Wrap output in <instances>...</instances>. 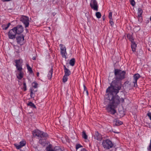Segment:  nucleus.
I'll return each mask as SVG.
<instances>
[{"instance_id": "obj_1", "label": "nucleus", "mask_w": 151, "mask_h": 151, "mask_svg": "<svg viewBox=\"0 0 151 151\" xmlns=\"http://www.w3.org/2000/svg\"><path fill=\"white\" fill-rule=\"evenodd\" d=\"M115 80L113 81L106 91L104 104H106V109L112 114L116 111L115 109L121 103L124 102V99L121 98L117 94L122 88L121 81L125 78L126 72L119 69H115Z\"/></svg>"}, {"instance_id": "obj_2", "label": "nucleus", "mask_w": 151, "mask_h": 151, "mask_svg": "<svg viewBox=\"0 0 151 151\" xmlns=\"http://www.w3.org/2000/svg\"><path fill=\"white\" fill-rule=\"evenodd\" d=\"M102 145L104 148L106 150L109 149L113 146L112 142L108 139L104 140L102 142Z\"/></svg>"}, {"instance_id": "obj_3", "label": "nucleus", "mask_w": 151, "mask_h": 151, "mask_svg": "<svg viewBox=\"0 0 151 151\" xmlns=\"http://www.w3.org/2000/svg\"><path fill=\"white\" fill-rule=\"evenodd\" d=\"M33 135L34 137L37 136L38 137H40L41 138L42 137H47L48 136L46 133L40 131L38 129L35 130L33 131Z\"/></svg>"}, {"instance_id": "obj_4", "label": "nucleus", "mask_w": 151, "mask_h": 151, "mask_svg": "<svg viewBox=\"0 0 151 151\" xmlns=\"http://www.w3.org/2000/svg\"><path fill=\"white\" fill-rule=\"evenodd\" d=\"M20 20L23 23L25 28L29 27V20L28 17L25 16H22L20 18Z\"/></svg>"}, {"instance_id": "obj_5", "label": "nucleus", "mask_w": 151, "mask_h": 151, "mask_svg": "<svg viewBox=\"0 0 151 151\" xmlns=\"http://www.w3.org/2000/svg\"><path fill=\"white\" fill-rule=\"evenodd\" d=\"M15 28H13V29L10 30L8 33V37L10 39H14L16 37V35L17 34Z\"/></svg>"}, {"instance_id": "obj_6", "label": "nucleus", "mask_w": 151, "mask_h": 151, "mask_svg": "<svg viewBox=\"0 0 151 151\" xmlns=\"http://www.w3.org/2000/svg\"><path fill=\"white\" fill-rule=\"evenodd\" d=\"M90 5L92 9L96 11H98V5L96 0H91Z\"/></svg>"}, {"instance_id": "obj_7", "label": "nucleus", "mask_w": 151, "mask_h": 151, "mask_svg": "<svg viewBox=\"0 0 151 151\" xmlns=\"http://www.w3.org/2000/svg\"><path fill=\"white\" fill-rule=\"evenodd\" d=\"M15 62L16 63L15 66L16 67L17 70L23 69L22 67L23 63L22 60L20 59L16 60H15Z\"/></svg>"}, {"instance_id": "obj_8", "label": "nucleus", "mask_w": 151, "mask_h": 151, "mask_svg": "<svg viewBox=\"0 0 151 151\" xmlns=\"http://www.w3.org/2000/svg\"><path fill=\"white\" fill-rule=\"evenodd\" d=\"M60 50L61 54L63 57H66V48L65 46L63 44L60 45Z\"/></svg>"}, {"instance_id": "obj_9", "label": "nucleus", "mask_w": 151, "mask_h": 151, "mask_svg": "<svg viewBox=\"0 0 151 151\" xmlns=\"http://www.w3.org/2000/svg\"><path fill=\"white\" fill-rule=\"evenodd\" d=\"M14 28H15L17 34H20L23 32V27L21 25H18Z\"/></svg>"}, {"instance_id": "obj_10", "label": "nucleus", "mask_w": 151, "mask_h": 151, "mask_svg": "<svg viewBox=\"0 0 151 151\" xmlns=\"http://www.w3.org/2000/svg\"><path fill=\"white\" fill-rule=\"evenodd\" d=\"M24 40V36L23 35H19L16 37V40L17 43L18 44L21 45H23Z\"/></svg>"}, {"instance_id": "obj_11", "label": "nucleus", "mask_w": 151, "mask_h": 151, "mask_svg": "<svg viewBox=\"0 0 151 151\" xmlns=\"http://www.w3.org/2000/svg\"><path fill=\"white\" fill-rule=\"evenodd\" d=\"M18 73L16 74L17 78L19 80H21L23 77L24 73L23 69L17 70Z\"/></svg>"}, {"instance_id": "obj_12", "label": "nucleus", "mask_w": 151, "mask_h": 151, "mask_svg": "<svg viewBox=\"0 0 151 151\" xmlns=\"http://www.w3.org/2000/svg\"><path fill=\"white\" fill-rule=\"evenodd\" d=\"M140 77V75L137 73L134 74L133 76L134 81H133V83L134 84V87H137V81L138 79Z\"/></svg>"}, {"instance_id": "obj_13", "label": "nucleus", "mask_w": 151, "mask_h": 151, "mask_svg": "<svg viewBox=\"0 0 151 151\" xmlns=\"http://www.w3.org/2000/svg\"><path fill=\"white\" fill-rule=\"evenodd\" d=\"M46 150L47 151H63L58 147H55L53 149L50 147H46Z\"/></svg>"}, {"instance_id": "obj_14", "label": "nucleus", "mask_w": 151, "mask_h": 151, "mask_svg": "<svg viewBox=\"0 0 151 151\" xmlns=\"http://www.w3.org/2000/svg\"><path fill=\"white\" fill-rule=\"evenodd\" d=\"M94 137L95 139L99 141L101 140L102 138L101 135L97 131L95 132V134L94 136Z\"/></svg>"}, {"instance_id": "obj_15", "label": "nucleus", "mask_w": 151, "mask_h": 151, "mask_svg": "<svg viewBox=\"0 0 151 151\" xmlns=\"http://www.w3.org/2000/svg\"><path fill=\"white\" fill-rule=\"evenodd\" d=\"M143 12V11L142 9L139 8L138 9V20L140 22H141L142 20V15Z\"/></svg>"}, {"instance_id": "obj_16", "label": "nucleus", "mask_w": 151, "mask_h": 151, "mask_svg": "<svg viewBox=\"0 0 151 151\" xmlns=\"http://www.w3.org/2000/svg\"><path fill=\"white\" fill-rule=\"evenodd\" d=\"M47 137H42L39 140V143L42 146H45L46 143V139Z\"/></svg>"}, {"instance_id": "obj_17", "label": "nucleus", "mask_w": 151, "mask_h": 151, "mask_svg": "<svg viewBox=\"0 0 151 151\" xmlns=\"http://www.w3.org/2000/svg\"><path fill=\"white\" fill-rule=\"evenodd\" d=\"M64 70L65 72V76H68L71 74L70 71L64 65Z\"/></svg>"}, {"instance_id": "obj_18", "label": "nucleus", "mask_w": 151, "mask_h": 151, "mask_svg": "<svg viewBox=\"0 0 151 151\" xmlns=\"http://www.w3.org/2000/svg\"><path fill=\"white\" fill-rule=\"evenodd\" d=\"M131 48L132 49V50L133 52H134L135 51L136 48L137 46L136 44L134 43V41H133L132 40L131 41Z\"/></svg>"}, {"instance_id": "obj_19", "label": "nucleus", "mask_w": 151, "mask_h": 151, "mask_svg": "<svg viewBox=\"0 0 151 151\" xmlns=\"http://www.w3.org/2000/svg\"><path fill=\"white\" fill-rule=\"evenodd\" d=\"M52 68H51V69L49 71L47 76L48 78L49 79H51L52 77Z\"/></svg>"}, {"instance_id": "obj_20", "label": "nucleus", "mask_w": 151, "mask_h": 151, "mask_svg": "<svg viewBox=\"0 0 151 151\" xmlns=\"http://www.w3.org/2000/svg\"><path fill=\"white\" fill-rule=\"evenodd\" d=\"M75 60L74 58L71 59L70 61L69 64L72 66H73L75 63Z\"/></svg>"}, {"instance_id": "obj_21", "label": "nucleus", "mask_w": 151, "mask_h": 151, "mask_svg": "<svg viewBox=\"0 0 151 151\" xmlns=\"http://www.w3.org/2000/svg\"><path fill=\"white\" fill-rule=\"evenodd\" d=\"M82 137L83 138L85 139H87V136L86 135L85 132L84 131H83L82 132Z\"/></svg>"}, {"instance_id": "obj_22", "label": "nucleus", "mask_w": 151, "mask_h": 151, "mask_svg": "<svg viewBox=\"0 0 151 151\" xmlns=\"http://www.w3.org/2000/svg\"><path fill=\"white\" fill-rule=\"evenodd\" d=\"M27 69L29 73L31 74L32 73H33V71L31 68L28 64L27 65Z\"/></svg>"}, {"instance_id": "obj_23", "label": "nucleus", "mask_w": 151, "mask_h": 151, "mask_svg": "<svg viewBox=\"0 0 151 151\" xmlns=\"http://www.w3.org/2000/svg\"><path fill=\"white\" fill-rule=\"evenodd\" d=\"M123 124V122L119 120H116L115 124L116 126H119Z\"/></svg>"}, {"instance_id": "obj_24", "label": "nucleus", "mask_w": 151, "mask_h": 151, "mask_svg": "<svg viewBox=\"0 0 151 151\" xmlns=\"http://www.w3.org/2000/svg\"><path fill=\"white\" fill-rule=\"evenodd\" d=\"M28 106H30L31 107L36 108V107L34 104L31 102H30L27 104Z\"/></svg>"}, {"instance_id": "obj_25", "label": "nucleus", "mask_w": 151, "mask_h": 151, "mask_svg": "<svg viewBox=\"0 0 151 151\" xmlns=\"http://www.w3.org/2000/svg\"><path fill=\"white\" fill-rule=\"evenodd\" d=\"M96 16L97 18L99 19L101 17V14L100 12H97L96 13Z\"/></svg>"}, {"instance_id": "obj_26", "label": "nucleus", "mask_w": 151, "mask_h": 151, "mask_svg": "<svg viewBox=\"0 0 151 151\" xmlns=\"http://www.w3.org/2000/svg\"><path fill=\"white\" fill-rule=\"evenodd\" d=\"M10 24H11L10 23H8L7 25V26L5 27H4V26H5V25H3L2 26V27H3V30H6L9 27Z\"/></svg>"}, {"instance_id": "obj_27", "label": "nucleus", "mask_w": 151, "mask_h": 151, "mask_svg": "<svg viewBox=\"0 0 151 151\" xmlns=\"http://www.w3.org/2000/svg\"><path fill=\"white\" fill-rule=\"evenodd\" d=\"M68 76H65V75H64L63 79V82L65 83L67 81L68 79L67 77Z\"/></svg>"}, {"instance_id": "obj_28", "label": "nucleus", "mask_w": 151, "mask_h": 151, "mask_svg": "<svg viewBox=\"0 0 151 151\" xmlns=\"http://www.w3.org/2000/svg\"><path fill=\"white\" fill-rule=\"evenodd\" d=\"M38 83L35 82H33L32 83V85L33 87L36 88L37 87Z\"/></svg>"}, {"instance_id": "obj_29", "label": "nucleus", "mask_w": 151, "mask_h": 151, "mask_svg": "<svg viewBox=\"0 0 151 151\" xmlns=\"http://www.w3.org/2000/svg\"><path fill=\"white\" fill-rule=\"evenodd\" d=\"M82 147L83 146L80 144L76 145V151H78L79 149L80 148Z\"/></svg>"}, {"instance_id": "obj_30", "label": "nucleus", "mask_w": 151, "mask_h": 151, "mask_svg": "<svg viewBox=\"0 0 151 151\" xmlns=\"http://www.w3.org/2000/svg\"><path fill=\"white\" fill-rule=\"evenodd\" d=\"M23 88L24 89V91H25L27 90V87L26 83L24 80L23 81Z\"/></svg>"}, {"instance_id": "obj_31", "label": "nucleus", "mask_w": 151, "mask_h": 151, "mask_svg": "<svg viewBox=\"0 0 151 151\" xmlns=\"http://www.w3.org/2000/svg\"><path fill=\"white\" fill-rule=\"evenodd\" d=\"M20 145H22V147L24 146L26 144V142L24 141H22L20 143Z\"/></svg>"}, {"instance_id": "obj_32", "label": "nucleus", "mask_w": 151, "mask_h": 151, "mask_svg": "<svg viewBox=\"0 0 151 151\" xmlns=\"http://www.w3.org/2000/svg\"><path fill=\"white\" fill-rule=\"evenodd\" d=\"M131 4L133 6H134L135 5V2L134 0H129Z\"/></svg>"}, {"instance_id": "obj_33", "label": "nucleus", "mask_w": 151, "mask_h": 151, "mask_svg": "<svg viewBox=\"0 0 151 151\" xmlns=\"http://www.w3.org/2000/svg\"><path fill=\"white\" fill-rule=\"evenodd\" d=\"M15 146H16V148L18 149H19L20 148L22 147V145H17L15 144Z\"/></svg>"}, {"instance_id": "obj_34", "label": "nucleus", "mask_w": 151, "mask_h": 151, "mask_svg": "<svg viewBox=\"0 0 151 151\" xmlns=\"http://www.w3.org/2000/svg\"><path fill=\"white\" fill-rule=\"evenodd\" d=\"M109 17L110 19H112V13L111 12H110L109 13Z\"/></svg>"}, {"instance_id": "obj_35", "label": "nucleus", "mask_w": 151, "mask_h": 151, "mask_svg": "<svg viewBox=\"0 0 151 151\" xmlns=\"http://www.w3.org/2000/svg\"><path fill=\"white\" fill-rule=\"evenodd\" d=\"M109 23L111 25V26H112L114 24V23L113 22L112 19H110Z\"/></svg>"}, {"instance_id": "obj_36", "label": "nucleus", "mask_w": 151, "mask_h": 151, "mask_svg": "<svg viewBox=\"0 0 151 151\" xmlns=\"http://www.w3.org/2000/svg\"><path fill=\"white\" fill-rule=\"evenodd\" d=\"M34 92H33L30 91V96L31 98H34Z\"/></svg>"}, {"instance_id": "obj_37", "label": "nucleus", "mask_w": 151, "mask_h": 151, "mask_svg": "<svg viewBox=\"0 0 151 151\" xmlns=\"http://www.w3.org/2000/svg\"><path fill=\"white\" fill-rule=\"evenodd\" d=\"M147 116H148V117H149L150 119V120H151V113H150V112H148L147 114Z\"/></svg>"}, {"instance_id": "obj_38", "label": "nucleus", "mask_w": 151, "mask_h": 151, "mask_svg": "<svg viewBox=\"0 0 151 151\" xmlns=\"http://www.w3.org/2000/svg\"><path fill=\"white\" fill-rule=\"evenodd\" d=\"M84 91H86V93H87V95H88V91L87 90L86 87L85 85H84Z\"/></svg>"}, {"instance_id": "obj_39", "label": "nucleus", "mask_w": 151, "mask_h": 151, "mask_svg": "<svg viewBox=\"0 0 151 151\" xmlns=\"http://www.w3.org/2000/svg\"><path fill=\"white\" fill-rule=\"evenodd\" d=\"M30 91H32V92H35V91L34 90L33 88H30Z\"/></svg>"}, {"instance_id": "obj_40", "label": "nucleus", "mask_w": 151, "mask_h": 151, "mask_svg": "<svg viewBox=\"0 0 151 151\" xmlns=\"http://www.w3.org/2000/svg\"><path fill=\"white\" fill-rule=\"evenodd\" d=\"M11 0H1V1L3 2L9 1Z\"/></svg>"}, {"instance_id": "obj_41", "label": "nucleus", "mask_w": 151, "mask_h": 151, "mask_svg": "<svg viewBox=\"0 0 151 151\" xmlns=\"http://www.w3.org/2000/svg\"><path fill=\"white\" fill-rule=\"evenodd\" d=\"M81 151H87V150L86 149L83 148L81 150Z\"/></svg>"}, {"instance_id": "obj_42", "label": "nucleus", "mask_w": 151, "mask_h": 151, "mask_svg": "<svg viewBox=\"0 0 151 151\" xmlns=\"http://www.w3.org/2000/svg\"><path fill=\"white\" fill-rule=\"evenodd\" d=\"M36 57H34L32 58V59L34 60H36Z\"/></svg>"}, {"instance_id": "obj_43", "label": "nucleus", "mask_w": 151, "mask_h": 151, "mask_svg": "<svg viewBox=\"0 0 151 151\" xmlns=\"http://www.w3.org/2000/svg\"><path fill=\"white\" fill-rule=\"evenodd\" d=\"M39 72H37V76H39Z\"/></svg>"}, {"instance_id": "obj_44", "label": "nucleus", "mask_w": 151, "mask_h": 151, "mask_svg": "<svg viewBox=\"0 0 151 151\" xmlns=\"http://www.w3.org/2000/svg\"><path fill=\"white\" fill-rule=\"evenodd\" d=\"M102 18H103V20H105V18L104 17V16H103Z\"/></svg>"}, {"instance_id": "obj_45", "label": "nucleus", "mask_w": 151, "mask_h": 151, "mask_svg": "<svg viewBox=\"0 0 151 151\" xmlns=\"http://www.w3.org/2000/svg\"><path fill=\"white\" fill-rule=\"evenodd\" d=\"M25 30H26V31H27H27H28V29H25Z\"/></svg>"}, {"instance_id": "obj_46", "label": "nucleus", "mask_w": 151, "mask_h": 151, "mask_svg": "<svg viewBox=\"0 0 151 151\" xmlns=\"http://www.w3.org/2000/svg\"><path fill=\"white\" fill-rule=\"evenodd\" d=\"M114 132V133H119V132Z\"/></svg>"}]
</instances>
